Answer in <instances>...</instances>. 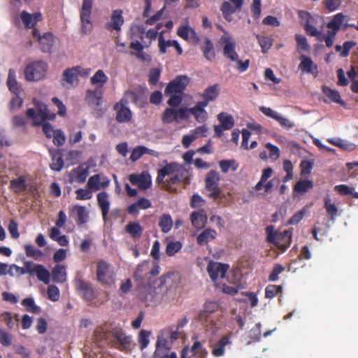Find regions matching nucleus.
I'll return each instance as SVG.
<instances>
[{
    "label": "nucleus",
    "mask_w": 358,
    "mask_h": 358,
    "mask_svg": "<svg viewBox=\"0 0 358 358\" xmlns=\"http://www.w3.org/2000/svg\"><path fill=\"white\" fill-rule=\"evenodd\" d=\"M108 80V78L103 71L99 69L90 78V83L95 88L102 90V87L106 84Z\"/></svg>",
    "instance_id": "obj_35"
},
{
    "label": "nucleus",
    "mask_w": 358,
    "mask_h": 358,
    "mask_svg": "<svg viewBox=\"0 0 358 358\" xmlns=\"http://www.w3.org/2000/svg\"><path fill=\"white\" fill-rule=\"evenodd\" d=\"M191 222L192 225L197 229H202L207 222V215L203 209L199 211H194L191 214Z\"/></svg>",
    "instance_id": "obj_33"
},
{
    "label": "nucleus",
    "mask_w": 358,
    "mask_h": 358,
    "mask_svg": "<svg viewBox=\"0 0 358 358\" xmlns=\"http://www.w3.org/2000/svg\"><path fill=\"white\" fill-rule=\"evenodd\" d=\"M189 78L187 76H178L171 81L165 89V94H182L189 83Z\"/></svg>",
    "instance_id": "obj_13"
},
{
    "label": "nucleus",
    "mask_w": 358,
    "mask_h": 358,
    "mask_svg": "<svg viewBox=\"0 0 358 358\" xmlns=\"http://www.w3.org/2000/svg\"><path fill=\"white\" fill-rule=\"evenodd\" d=\"M24 265L27 268L28 274L30 275H36L40 281L46 285L50 282V273L43 265L29 261H24Z\"/></svg>",
    "instance_id": "obj_8"
},
{
    "label": "nucleus",
    "mask_w": 358,
    "mask_h": 358,
    "mask_svg": "<svg viewBox=\"0 0 358 358\" xmlns=\"http://www.w3.org/2000/svg\"><path fill=\"white\" fill-rule=\"evenodd\" d=\"M0 320L4 322L8 328L13 329L16 323L10 313L5 311L0 315Z\"/></svg>",
    "instance_id": "obj_62"
},
{
    "label": "nucleus",
    "mask_w": 358,
    "mask_h": 358,
    "mask_svg": "<svg viewBox=\"0 0 358 358\" xmlns=\"http://www.w3.org/2000/svg\"><path fill=\"white\" fill-rule=\"evenodd\" d=\"M27 188L26 177L20 176L10 181V189L13 192L18 193L25 190Z\"/></svg>",
    "instance_id": "obj_44"
},
{
    "label": "nucleus",
    "mask_w": 358,
    "mask_h": 358,
    "mask_svg": "<svg viewBox=\"0 0 358 358\" xmlns=\"http://www.w3.org/2000/svg\"><path fill=\"white\" fill-rule=\"evenodd\" d=\"M150 43L151 42L146 43L143 41V40L140 41L138 40V38L131 39V42L130 43V48L132 50V52L131 54L142 61H150L151 58L150 55L143 51L144 48H148Z\"/></svg>",
    "instance_id": "obj_16"
},
{
    "label": "nucleus",
    "mask_w": 358,
    "mask_h": 358,
    "mask_svg": "<svg viewBox=\"0 0 358 358\" xmlns=\"http://www.w3.org/2000/svg\"><path fill=\"white\" fill-rule=\"evenodd\" d=\"M305 29L310 36L317 37L318 41L325 42L326 34L319 31L315 26L307 23L305 26Z\"/></svg>",
    "instance_id": "obj_55"
},
{
    "label": "nucleus",
    "mask_w": 358,
    "mask_h": 358,
    "mask_svg": "<svg viewBox=\"0 0 358 358\" xmlns=\"http://www.w3.org/2000/svg\"><path fill=\"white\" fill-rule=\"evenodd\" d=\"M201 347V343L199 341L194 342L190 348L185 347L182 352V358H200Z\"/></svg>",
    "instance_id": "obj_34"
},
{
    "label": "nucleus",
    "mask_w": 358,
    "mask_h": 358,
    "mask_svg": "<svg viewBox=\"0 0 358 358\" xmlns=\"http://www.w3.org/2000/svg\"><path fill=\"white\" fill-rule=\"evenodd\" d=\"M71 211L75 213L78 217V223L83 224L86 223L89 219V212L85 206H74L71 208Z\"/></svg>",
    "instance_id": "obj_38"
},
{
    "label": "nucleus",
    "mask_w": 358,
    "mask_h": 358,
    "mask_svg": "<svg viewBox=\"0 0 358 358\" xmlns=\"http://www.w3.org/2000/svg\"><path fill=\"white\" fill-rule=\"evenodd\" d=\"M244 0H226L221 6V11L224 18L228 21H231V15L238 10H241L243 5Z\"/></svg>",
    "instance_id": "obj_17"
},
{
    "label": "nucleus",
    "mask_w": 358,
    "mask_h": 358,
    "mask_svg": "<svg viewBox=\"0 0 358 358\" xmlns=\"http://www.w3.org/2000/svg\"><path fill=\"white\" fill-rule=\"evenodd\" d=\"M263 53H266L272 47L273 40L272 38L260 34H255Z\"/></svg>",
    "instance_id": "obj_43"
},
{
    "label": "nucleus",
    "mask_w": 358,
    "mask_h": 358,
    "mask_svg": "<svg viewBox=\"0 0 358 358\" xmlns=\"http://www.w3.org/2000/svg\"><path fill=\"white\" fill-rule=\"evenodd\" d=\"M93 0H83L80 11L81 31L85 34L91 33L93 24L91 20Z\"/></svg>",
    "instance_id": "obj_6"
},
{
    "label": "nucleus",
    "mask_w": 358,
    "mask_h": 358,
    "mask_svg": "<svg viewBox=\"0 0 358 358\" xmlns=\"http://www.w3.org/2000/svg\"><path fill=\"white\" fill-rule=\"evenodd\" d=\"M220 167L223 173H227L229 170L235 171L237 170L238 164V163L234 160H221L219 162Z\"/></svg>",
    "instance_id": "obj_52"
},
{
    "label": "nucleus",
    "mask_w": 358,
    "mask_h": 358,
    "mask_svg": "<svg viewBox=\"0 0 358 358\" xmlns=\"http://www.w3.org/2000/svg\"><path fill=\"white\" fill-rule=\"evenodd\" d=\"M169 338V331H163L158 336L155 352V358H177V355L175 352H170L171 342Z\"/></svg>",
    "instance_id": "obj_4"
},
{
    "label": "nucleus",
    "mask_w": 358,
    "mask_h": 358,
    "mask_svg": "<svg viewBox=\"0 0 358 358\" xmlns=\"http://www.w3.org/2000/svg\"><path fill=\"white\" fill-rule=\"evenodd\" d=\"M230 343L229 338L222 337L213 347L212 354L215 357H222L224 354L225 346Z\"/></svg>",
    "instance_id": "obj_40"
},
{
    "label": "nucleus",
    "mask_w": 358,
    "mask_h": 358,
    "mask_svg": "<svg viewBox=\"0 0 358 358\" xmlns=\"http://www.w3.org/2000/svg\"><path fill=\"white\" fill-rule=\"evenodd\" d=\"M103 90L99 88L89 89L86 91L85 101L91 106H99L101 104Z\"/></svg>",
    "instance_id": "obj_25"
},
{
    "label": "nucleus",
    "mask_w": 358,
    "mask_h": 358,
    "mask_svg": "<svg viewBox=\"0 0 358 358\" xmlns=\"http://www.w3.org/2000/svg\"><path fill=\"white\" fill-rule=\"evenodd\" d=\"M96 276L101 282L110 285L114 281L115 274L110 264L104 260H99L97 264Z\"/></svg>",
    "instance_id": "obj_9"
},
{
    "label": "nucleus",
    "mask_w": 358,
    "mask_h": 358,
    "mask_svg": "<svg viewBox=\"0 0 358 358\" xmlns=\"http://www.w3.org/2000/svg\"><path fill=\"white\" fill-rule=\"evenodd\" d=\"M6 85L9 90L14 94H19L21 91V87L17 80V73L13 69H10L6 80Z\"/></svg>",
    "instance_id": "obj_31"
},
{
    "label": "nucleus",
    "mask_w": 358,
    "mask_h": 358,
    "mask_svg": "<svg viewBox=\"0 0 358 358\" xmlns=\"http://www.w3.org/2000/svg\"><path fill=\"white\" fill-rule=\"evenodd\" d=\"M173 224V220L169 214H164L160 217L159 226L163 233L167 234L172 229Z\"/></svg>",
    "instance_id": "obj_42"
},
{
    "label": "nucleus",
    "mask_w": 358,
    "mask_h": 358,
    "mask_svg": "<svg viewBox=\"0 0 358 358\" xmlns=\"http://www.w3.org/2000/svg\"><path fill=\"white\" fill-rule=\"evenodd\" d=\"M260 111L267 117H269L275 121H277L282 127L289 129L294 127V123L284 117L280 113L273 110L269 107L261 106L259 108Z\"/></svg>",
    "instance_id": "obj_15"
},
{
    "label": "nucleus",
    "mask_w": 358,
    "mask_h": 358,
    "mask_svg": "<svg viewBox=\"0 0 358 358\" xmlns=\"http://www.w3.org/2000/svg\"><path fill=\"white\" fill-rule=\"evenodd\" d=\"M125 231L134 238H138L141 236L143 229L138 222H129L125 227Z\"/></svg>",
    "instance_id": "obj_39"
},
{
    "label": "nucleus",
    "mask_w": 358,
    "mask_h": 358,
    "mask_svg": "<svg viewBox=\"0 0 358 358\" xmlns=\"http://www.w3.org/2000/svg\"><path fill=\"white\" fill-rule=\"evenodd\" d=\"M78 84V76L73 67L67 69L63 72V86L66 88H71L76 87Z\"/></svg>",
    "instance_id": "obj_27"
},
{
    "label": "nucleus",
    "mask_w": 358,
    "mask_h": 358,
    "mask_svg": "<svg viewBox=\"0 0 358 358\" xmlns=\"http://www.w3.org/2000/svg\"><path fill=\"white\" fill-rule=\"evenodd\" d=\"M89 175V167L82 164L73 169L69 173V180L71 183H83Z\"/></svg>",
    "instance_id": "obj_22"
},
{
    "label": "nucleus",
    "mask_w": 358,
    "mask_h": 358,
    "mask_svg": "<svg viewBox=\"0 0 358 358\" xmlns=\"http://www.w3.org/2000/svg\"><path fill=\"white\" fill-rule=\"evenodd\" d=\"M207 106L206 102L198 101L193 107H186L187 120L192 115L199 123L205 122L208 118V113L206 110Z\"/></svg>",
    "instance_id": "obj_12"
},
{
    "label": "nucleus",
    "mask_w": 358,
    "mask_h": 358,
    "mask_svg": "<svg viewBox=\"0 0 358 358\" xmlns=\"http://www.w3.org/2000/svg\"><path fill=\"white\" fill-rule=\"evenodd\" d=\"M78 287L83 292V296L87 301H91L94 298L93 290L89 284L80 281L78 283Z\"/></svg>",
    "instance_id": "obj_54"
},
{
    "label": "nucleus",
    "mask_w": 358,
    "mask_h": 358,
    "mask_svg": "<svg viewBox=\"0 0 358 358\" xmlns=\"http://www.w3.org/2000/svg\"><path fill=\"white\" fill-rule=\"evenodd\" d=\"M59 227H53L49 231L50 238L57 241L62 246H66L69 245V240L65 235H62Z\"/></svg>",
    "instance_id": "obj_37"
},
{
    "label": "nucleus",
    "mask_w": 358,
    "mask_h": 358,
    "mask_svg": "<svg viewBox=\"0 0 358 358\" xmlns=\"http://www.w3.org/2000/svg\"><path fill=\"white\" fill-rule=\"evenodd\" d=\"M266 241L273 243L282 251L288 248L292 241L291 230L278 231L275 230V227L268 225L266 227Z\"/></svg>",
    "instance_id": "obj_2"
},
{
    "label": "nucleus",
    "mask_w": 358,
    "mask_h": 358,
    "mask_svg": "<svg viewBox=\"0 0 358 358\" xmlns=\"http://www.w3.org/2000/svg\"><path fill=\"white\" fill-rule=\"evenodd\" d=\"M48 64L43 60L27 63L24 69V78L27 82H39L46 78Z\"/></svg>",
    "instance_id": "obj_1"
},
{
    "label": "nucleus",
    "mask_w": 358,
    "mask_h": 358,
    "mask_svg": "<svg viewBox=\"0 0 358 358\" xmlns=\"http://www.w3.org/2000/svg\"><path fill=\"white\" fill-rule=\"evenodd\" d=\"M347 16L342 13H339L333 16L327 27L328 31L326 34L325 43L327 47H331L337 33L340 30L341 26L346 20Z\"/></svg>",
    "instance_id": "obj_5"
},
{
    "label": "nucleus",
    "mask_w": 358,
    "mask_h": 358,
    "mask_svg": "<svg viewBox=\"0 0 358 358\" xmlns=\"http://www.w3.org/2000/svg\"><path fill=\"white\" fill-rule=\"evenodd\" d=\"M162 119L163 122L167 124L173 122H180L182 120H187L186 107L166 108L163 113Z\"/></svg>",
    "instance_id": "obj_11"
},
{
    "label": "nucleus",
    "mask_w": 358,
    "mask_h": 358,
    "mask_svg": "<svg viewBox=\"0 0 358 358\" xmlns=\"http://www.w3.org/2000/svg\"><path fill=\"white\" fill-rule=\"evenodd\" d=\"M162 170L165 172V174H167V176H172L176 172H180L181 171L185 170V168L179 164L171 163L162 168Z\"/></svg>",
    "instance_id": "obj_60"
},
{
    "label": "nucleus",
    "mask_w": 358,
    "mask_h": 358,
    "mask_svg": "<svg viewBox=\"0 0 358 358\" xmlns=\"http://www.w3.org/2000/svg\"><path fill=\"white\" fill-rule=\"evenodd\" d=\"M220 90L219 86L217 84L209 86L206 88L201 94H200V96L203 98L201 102H206V105L208 106V103L211 101H215L219 96Z\"/></svg>",
    "instance_id": "obj_30"
},
{
    "label": "nucleus",
    "mask_w": 358,
    "mask_h": 358,
    "mask_svg": "<svg viewBox=\"0 0 358 358\" xmlns=\"http://www.w3.org/2000/svg\"><path fill=\"white\" fill-rule=\"evenodd\" d=\"M19 19L26 28L34 30L36 24L42 20V14L40 12L29 13L23 10L20 13Z\"/></svg>",
    "instance_id": "obj_21"
},
{
    "label": "nucleus",
    "mask_w": 358,
    "mask_h": 358,
    "mask_svg": "<svg viewBox=\"0 0 358 358\" xmlns=\"http://www.w3.org/2000/svg\"><path fill=\"white\" fill-rule=\"evenodd\" d=\"M145 33V28L143 25L139 24H132L130 28L129 35L131 39H136L140 38L141 41H143L144 36L143 34Z\"/></svg>",
    "instance_id": "obj_51"
},
{
    "label": "nucleus",
    "mask_w": 358,
    "mask_h": 358,
    "mask_svg": "<svg viewBox=\"0 0 358 358\" xmlns=\"http://www.w3.org/2000/svg\"><path fill=\"white\" fill-rule=\"evenodd\" d=\"M101 175L96 174L91 176L87 183V187L92 192L100 189Z\"/></svg>",
    "instance_id": "obj_57"
},
{
    "label": "nucleus",
    "mask_w": 358,
    "mask_h": 358,
    "mask_svg": "<svg viewBox=\"0 0 358 358\" xmlns=\"http://www.w3.org/2000/svg\"><path fill=\"white\" fill-rule=\"evenodd\" d=\"M296 41L297 43V50L299 52H307L310 49V45L307 38L301 34H296Z\"/></svg>",
    "instance_id": "obj_56"
},
{
    "label": "nucleus",
    "mask_w": 358,
    "mask_h": 358,
    "mask_svg": "<svg viewBox=\"0 0 358 358\" xmlns=\"http://www.w3.org/2000/svg\"><path fill=\"white\" fill-rule=\"evenodd\" d=\"M25 273H28V271L27 268L24 266V267H20L16 264H11L9 266L8 275L11 277L20 276Z\"/></svg>",
    "instance_id": "obj_61"
},
{
    "label": "nucleus",
    "mask_w": 358,
    "mask_h": 358,
    "mask_svg": "<svg viewBox=\"0 0 358 358\" xmlns=\"http://www.w3.org/2000/svg\"><path fill=\"white\" fill-rule=\"evenodd\" d=\"M112 336L116 340L115 345L121 350H128L130 348L131 338L127 336L120 328L112 330Z\"/></svg>",
    "instance_id": "obj_23"
},
{
    "label": "nucleus",
    "mask_w": 358,
    "mask_h": 358,
    "mask_svg": "<svg viewBox=\"0 0 358 358\" xmlns=\"http://www.w3.org/2000/svg\"><path fill=\"white\" fill-rule=\"evenodd\" d=\"M300 61L299 69L303 73L312 74L315 77L317 76L318 73L317 66L313 62V59L310 57L302 55L300 57Z\"/></svg>",
    "instance_id": "obj_24"
},
{
    "label": "nucleus",
    "mask_w": 358,
    "mask_h": 358,
    "mask_svg": "<svg viewBox=\"0 0 358 358\" xmlns=\"http://www.w3.org/2000/svg\"><path fill=\"white\" fill-rule=\"evenodd\" d=\"M129 179L132 185H137L141 190L149 188L152 184L151 176L147 171H143L141 174H131Z\"/></svg>",
    "instance_id": "obj_20"
},
{
    "label": "nucleus",
    "mask_w": 358,
    "mask_h": 358,
    "mask_svg": "<svg viewBox=\"0 0 358 358\" xmlns=\"http://www.w3.org/2000/svg\"><path fill=\"white\" fill-rule=\"evenodd\" d=\"M241 278V274L238 270L232 271L227 276L228 282L235 286H240Z\"/></svg>",
    "instance_id": "obj_64"
},
{
    "label": "nucleus",
    "mask_w": 358,
    "mask_h": 358,
    "mask_svg": "<svg viewBox=\"0 0 358 358\" xmlns=\"http://www.w3.org/2000/svg\"><path fill=\"white\" fill-rule=\"evenodd\" d=\"M217 232L212 229H207L202 231L197 237V242L199 245H204L215 238Z\"/></svg>",
    "instance_id": "obj_41"
},
{
    "label": "nucleus",
    "mask_w": 358,
    "mask_h": 358,
    "mask_svg": "<svg viewBox=\"0 0 358 358\" xmlns=\"http://www.w3.org/2000/svg\"><path fill=\"white\" fill-rule=\"evenodd\" d=\"M24 250L26 255L28 257H31L36 260L43 255V253L41 250L35 248L34 246L31 245H24Z\"/></svg>",
    "instance_id": "obj_58"
},
{
    "label": "nucleus",
    "mask_w": 358,
    "mask_h": 358,
    "mask_svg": "<svg viewBox=\"0 0 358 358\" xmlns=\"http://www.w3.org/2000/svg\"><path fill=\"white\" fill-rule=\"evenodd\" d=\"M52 278L55 282H64L66 280V267L64 265H56L52 270Z\"/></svg>",
    "instance_id": "obj_36"
},
{
    "label": "nucleus",
    "mask_w": 358,
    "mask_h": 358,
    "mask_svg": "<svg viewBox=\"0 0 358 358\" xmlns=\"http://www.w3.org/2000/svg\"><path fill=\"white\" fill-rule=\"evenodd\" d=\"M223 32L220 39V44L222 46L224 55L230 60H237L238 55L236 52V42L232 36L222 27H219Z\"/></svg>",
    "instance_id": "obj_7"
},
{
    "label": "nucleus",
    "mask_w": 358,
    "mask_h": 358,
    "mask_svg": "<svg viewBox=\"0 0 358 358\" xmlns=\"http://www.w3.org/2000/svg\"><path fill=\"white\" fill-rule=\"evenodd\" d=\"M217 120L220 122V124L224 127V129L229 130L234 125V117L231 115L226 113H220L217 115Z\"/></svg>",
    "instance_id": "obj_45"
},
{
    "label": "nucleus",
    "mask_w": 358,
    "mask_h": 358,
    "mask_svg": "<svg viewBox=\"0 0 358 358\" xmlns=\"http://www.w3.org/2000/svg\"><path fill=\"white\" fill-rule=\"evenodd\" d=\"M228 269L229 266L227 264L213 261H210L207 266V271L214 282L224 278Z\"/></svg>",
    "instance_id": "obj_14"
},
{
    "label": "nucleus",
    "mask_w": 358,
    "mask_h": 358,
    "mask_svg": "<svg viewBox=\"0 0 358 358\" xmlns=\"http://www.w3.org/2000/svg\"><path fill=\"white\" fill-rule=\"evenodd\" d=\"M177 34L178 36L187 41L189 40H193L195 42H199V41L194 29L190 27L188 22H186L185 24L178 27Z\"/></svg>",
    "instance_id": "obj_26"
},
{
    "label": "nucleus",
    "mask_w": 358,
    "mask_h": 358,
    "mask_svg": "<svg viewBox=\"0 0 358 358\" xmlns=\"http://www.w3.org/2000/svg\"><path fill=\"white\" fill-rule=\"evenodd\" d=\"M201 50L205 58L208 61H212L215 58V55L213 51V44L210 39H205Z\"/></svg>",
    "instance_id": "obj_46"
},
{
    "label": "nucleus",
    "mask_w": 358,
    "mask_h": 358,
    "mask_svg": "<svg viewBox=\"0 0 358 358\" xmlns=\"http://www.w3.org/2000/svg\"><path fill=\"white\" fill-rule=\"evenodd\" d=\"M22 304L26 308L27 310L34 313H38L41 310L40 308L35 304L32 298H26L22 300Z\"/></svg>",
    "instance_id": "obj_63"
},
{
    "label": "nucleus",
    "mask_w": 358,
    "mask_h": 358,
    "mask_svg": "<svg viewBox=\"0 0 358 358\" xmlns=\"http://www.w3.org/2000/svg\"><path fill=\"white\" fill-rule=\"evenodd\" d=\"M76 199L77 200H89L92 198V191L87 187L76 190Z\"/></svg>",
    "instance_id": "obj_59"
},
{
    "label": "nucleus",
    "mask_w": 358,
    "mask_h": 358,
    "mask_svg": "<svg viewBox=\"0 0 358 358\" xmlns=\"http://www.w3.org/2000/svg\"><path fill=\"white\" fill-rule=\"evenodd\" d=\"M322 92L324 95L329 99V101H324L325 102H333L347 108V103L342 99L341 94L338 91L331 89L327 86L322 87Z\"/></svg>",
    "instance_id": "obj_28"
},
{
    "label": "nucleus",
    "mask_w": 358,
    "mask_h": 358,
    "mask_svg": "<svg viewBox=\"0 0 358 358\" xmlns=\"http://www.w3.org/2000/svg\"><path fill=\"white\" fill-rule=\"evenodd\" d=\"M220 180L219 173L215 171H210L206 178V187L213 188L214 187H218L217 185Z\"/></svg>",
    "instance_id": "obj_49"
},
{
    "label": "nucleus",
    "mask_w": 358,
    "mask_h": 358,
    "mask_svg": "<svg viewBox=\"0 0 358 358\" xmlns=\"http://www.w3.org/2000/svg\"><path fill=\"white\" fill-rule=\"evenodd\" d=\"M159 48L161 53L164 54L166 52V48L168 47H173L177 51L178 55H182V49L181 46L180 45L179 43L176 40H168L165 41L163 32H161L159 38Z\"/></svg>",
    "instance_id": "obj_29"
},
{
    "label": "nucleus",
    "mask_w": 358,
    "mask_h": 358,
    "mask_svg": "<svg viewBox=\"0 0 358 358\" xmlns=\"http://www.w3.org/2000/svg\"><path fill=\"white\" fill-rule=\"evenodd\" d=\"M97 202L99 207L101 208L103 218L106 220L110 206L108 194L106 192H99L97 194Z\"/></svg>",
    "instance_id": "obj_32"
},
{
    "label": "nucleus",
    "mask_w": 358,
    "mask_h": 358,
    "mask_svg": "<svg viewBox=\"0 0 358 358\" xmlns=\"http://www.w3.org/2000/svg\"><path fill=\"white\" fill-rule=\"evenodd\" d=\"M334 189L341 195H352L353 197L358 199V192H355L354 188L346 185H336Z\"/></svg>",
    "instance_id": "obj_53"
},
{
    "label": "nucleus",
    "mask_w": 358,
    "mask_h": 358,
    "mask_svg": "<svg viewBox=\"0 0 358 358\" xmlns=\"http://www.w3.org/2000/svg\"><path fill=\"white\" fill-rule=\"evenodd\" d=\"M182 247L181 242L178 241H171L167 243L166 253L168 256L172 257L178 252Z\"/></svg>",
    "instance_id": "obj_50"
},
{
    "label": "nucleus",
    "mask_w": 358,
    "mask_h": 358,
    "mask_svg": "<svg viewBox=\"0 0 358 358\" xmlns=\"http://www.w3.org/2000/svg\"><path fill=\"white\" fill-rule=\"evenodd\" d=\"M32 36L38 41L42 52H50L51 51L56 41V38L52 33L46 32L41 35L39 31L34 29L32 30Z\"/></svg>",
    "instance_id": "obj_10"
},
{
    "label": "nucleus",
    "mask_w": 358,
    "mask_h": 358,
    "mask_svg": "<svg viewBox=\"0 0 358 358\" xmlns=\"http://www.w3.org/2000/svg\"><path fill=\"white\" fill-rule=\"evenodd\" d=\"M313 187V183L310 180H299L294 187V192L304 194Z\"/></svg>",
    "instance_id": "obj_48"
},
{
    "label": "nucleus",
    "mask_w": 358,
    "mask_h": 358,
    "mask_svg": "<svg viewBox=\"0 0 358 358\" xmlns=\"http://www.w3.org/2000/svg\"><path fill=\"white\" fill-rule=\"evenodd\" d=\"M324 208L327 213L331 217V220L334 221L338 213V208L335 203L331 201L329 196L324 198Z\"/></svg>",
    "instance_id": "obj_47"
},
{
    "label": "nucleus",
    "mask_w": 358,
    "mask_h": 358,
    "mask_svg": "<svg viewBox=\"0 0 358 358\" xmlns=\"http://www.w3.org/2000/svg\"><path fill=\"white\" fill-rule=\"evenodd\" d=\"M127 104V101L125 99H122L115 105L114 109L116 110V120L117 122H127L131 120L132 113Z\"/></svg>",
    "instance_id": "obj_19"
},
{
    "label": "nucleus",
    "mask_w": 358,
    "mask_h": 358,
    "mask_svg": "<svg viewBox=\"0 0 358 358\" xmlns=\"http://www.w3.org/2000/svg\"><path fill=\"white\" fill-rule=\"evenodd\" d=\"M124 22L123 11L121 9H115L112 11L110 20L106 23L105 27L110 31H115L119 33Z\"/></svg>",
    "instance_id": "obj_18"
},
{
    "label": "nucleus",
    "mask_w": 358,
    "mask_h": 358,
    "mask_svg": "<svg viewBox=\"0 0 358 358\" xmlns=\"http://www.w3.org/2000/svg\"><path fill=\"white\" fill-rule=\"evenodd\" d=\"M34 108H29L27 111V116L31 120L32 124L39 126L46 120H53L55 114L50 113L47 106L39 101L34 99Z\"/></svg>",
    "instance_id": "obj_3"
}]
</instances>
